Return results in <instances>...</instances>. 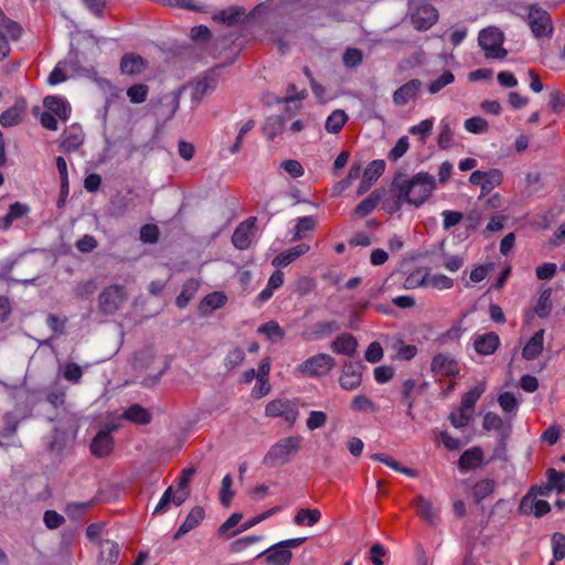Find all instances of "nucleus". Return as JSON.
Masks as SVG:
<instances>
[{"label":"nucleus","instance_id":"1","mask_svg":"<svg viewBox=\"0 0 565 565\" xmlns=\"http://www.w3.org/2000/svg\"><path fill=\"white\" fill-rule=\"evenodd\" d=\"M435 189L436 179L427 172H418L412 178L399 175L392 184V194L396 203L391 211L398 210L402 204L418 207L430 198Z\"/></svg>","mask_w":565,"mask_h":565},{"label":"nucleus","instance_id":"2","mask_svg":"<svg viewBox=\"0 0 565 565\" xmlns=\"http://www.w3.org/2000/svg\"><path fill=\"white\" fill-rule=\"evenodd\" d=\"M44 111L40 117L41 125L49 130H57L60 122L68 120L72 107L62 96H46L43 100Z\"/></svg>","mask_w":565,"mask_h":565},{"label":"nucleus","instance_id":"3","mask_svg":"<svg viewBox=\"0 0 565 565\" xmlns=\"http://www.w3.org/2000/svg\"><path fill=\"white\" fill-rule=\"evenodd\" d=\"M302 438L289 436L274 444L264 457V463L268 467H278L286 463L291 456L298 452Z\"/></svg>","mask_w":565,"mask_h":565},{"label":"nucleus","instance_id":"4","mask_svg":"<svg viewBox=\"0 0 565 565\" xmlns=\"http://www.w3.org/2000/svg\"><path fill=\"white\" fill-rule=\"evenodd\" d=\"M335 366V360L327 353H318L306 359L297 366V371L310 377L327 376Z\"/></svg>","mask_w":565,"mask_h":565},{"label":"nucleus","instance_id":"5","mask_svg":"<svg viewBox=\"0 0 565 565\" xmlns=\"http://www.w3.org/2000/svg\"><path fill=\"white\" fill-rule=\"evenodd\" d=\"M479 44L488 58H503L507 51L503 49L504 35L493 26L483 29L479 33Z\"/></svg>","mask_w":565,"mask_h":565},{"label":"nucleus","instance_id":"6","mask_svg":"<svg viewBox=\"0 0 565 565\" xmlns=\"http://www.w3.org/2000/svg\"><path fill=\"white\" fill-rule=\"evenodd\" d=\"M127 299L125 289L120 286H110L99 296L98 306L104 315H114Z\"/></svg>","mask_w":565,"mask_h":565},{"label":"nucleus","instance_id":"7","mask_svg":"<svg viewBox=\"0 0 565 565\" xmlns=\"http://www.w3.org/2000/svg\"><path fill=\"white\" fill-rule=\"evenodd\" d=\"M265 415L268 417H281L289 425H294L298 418V408L290 399L276 398L266 405Z\"/></svg>","mask_w":565,"mask_h":565},{"label":"nucleus","instance_id":"8","mask_svg":"<svg viewBox=\"0 0 565 565\" xmlns=\"http://www.w3.org/2000/svg\"><path fill=\"white\" fill-rule=\"evenodd\" d=\"M363 380L362 365L353 361H347L339 373V385L344 391L358 390Z\"/></svg>","mask_w":565,"mask_h":565},{"label":"nucleus","instance_id":"9","mask_svg":"<svg viewBox=\"0 0 565 565\" xmlns=\"http://www.w3.org/2000/svg\"><path fill=\"white\" fill-rule=\"evenodd\" d=\"M411 19L417 30H427L438 20V12L433 6L423 2L414 4Z\"/></svg>","mask_w":565,"mask_h":565},{"label":"nucleus","instance_id":"10","mask_svg":"<svg viewBox=\"0 0 565 565\" xmlns=\"http://www.w3.org/2000/svg\"><path fill=\"white\" fill-rule=\"evenodd\" d=\"M527 19L529 25L535 36L541 38L551 35L553 31L552 21L545 10L531 7Z\"/></svg>","mask_w":565,"mask_h":565},{"label":"nucleus","instance_id":"11","mask_svg":"<svg viewBox=\"0 0 565 565\" xmlns=\"http://www.w3.org/2000/svg\"><path fill=\"white\" fill-rule=\"evenodd\" d=\"M503 174L499 169L489 171H473L469 177V182L480 186L482 192L488 193L502 183Z\"/></svg>","mask_w":565,"mask_h":565},{"label":"nucleus","instance_id":"12","mask_svg":"<svg viewBox=\"0 0 565 565\" xmlns=\"http://www.w3.org/2000/svg\"><path fill=\"white\" fill-rule=\"evenodd\" d=\"M255 237H256V218L249 217L236 227V230L232 236V242L236 248L246 249L250 246V244L255 239Z\"/></svg>","mask_w":565,"mask_h":565},{"label":"nucleus","instance_id":"13","mask_svg":"<svg viewBox=\"0 0 565 565\" xmlns=\"http://www.w3.org/2000/svg\"><path fill=\"white\" fill-rule=\"evenodd\" d=\"M406 282L412 287H423L436 290H447L454 286V280L450 277L444 274L429 273L425 274L416 284L412 278H408Z\"/></svg>","mask_w":565,"mask_h":565},{"label":"nucleus","instance_id":"14","mask_svg":"<svg viewBox=\"0 0 565 565\" xmlns=\"http://www.w3.org/2000/svg\"><path fill=\"white\" fill-rule=\"evenodd\" d=\"M259 557H265L267 565H289L292 554L289 550L285 548L284 545L277 543L258 553L256 558Z\"/></svg>","mask_w":565,"mask_h":565},{"label":"nucleus","instance_id":"15","mask_svg":"<svg viewBox=\"0 0 565 565\" xmlns=\"http://www.w3.org/2000/svg\"><path fill=\"white\" fill-rule=\"evenodd\" d=\"M17 40L21 34V26L9 19H2L0 22V60L4 58L10 52L9 40Z\"/></svg>","mask_w":565,"mask_h":565},{"label":"nucleus","instance_id":"16","mask_svg":"<svg viewBox=\"0 0 565 565\" xmlns=\"http://www.w3.org/2000/svg\"><path fill=\"white\" fill-rule=\"evenodd\" d=\"M520 510L524 514L542 516L550 512L551 507L547 501L537 499L534 491H529V493L521 500Z\"/></svg>","mask_w":565,"mask_h":565},{"label":"nucleus","instance_id":"17","mask_svg":"<svg viewBox=\"0 0 565 565\" xmlns=\"http://www.w3.org/2000/svg\"><path fill=\"white\" fill-rule=\"evenodd\" d=\"M499 345L500 338L495 332H487L473 337V349L480 355L493 354Z\"/></svg>","mask_w":565,"mask_h":565},{"label":"nucleus","instance_id":"18","mask_svg":"<svg viewBox=\"0 0 565 565\" xmlns=\"http://www.w3.org/2000/svg\"><path fill=\"white\" fill-rule=\"evenodd\" d=\"M431 371L443 376H456L459 373L457 361L447 354H438L433 359Z\"/></svg>","mask_w":565,"mask_h":565},{"label":"nucleus","instance_id":"19","mask_svg":"<svg viewBox=\"0 0 565 565\" xmlns=\"http://www.w3.org/2000/svg\"><path fill=\"white\" fill-rule=\"evenodd\" d=\"M385 161L377 159L371 161L364 170L363 179L359 188V194L369 190L373 182H375L385 171Z\"/></svg>","mask_w":565,"mask_h":565},{"label":"nucleus","instance_id":"20","mask_svg":"<svg viewBox=\"0 0 565 565\" xmlns=\"http://www.w3.org/2000/svg\"><path fill=\"white\" fill-rule=\"evenodd\" d=\"M205 512L201 507H194L186 515L183 523L179 526L173 535V540H179L190 531L198 527L204 520Z\"/></svg>","mask_w":565,"mask_h":565},{"label":"nucleus","instance_id":"21","mask_svg":"<svg viewBox=\"0 0 565 565\" xmlns=\"http://www.w3.org/2000/svg\"><path fill=\"white\" fill-rule=\"evenodd\" d=\"M356 348L358 341L350 333H342L330 343V349L333 353L347 356L353 355L356 351Z\"/></svg>","mask_w":565,"mask_h":565},{"label":"nucleus","instance_id":"22","mask_svg":"<svg viewBox=\"0 0 565 565\" xmlns=\"http://www.w3.org/2000/svg\"><path fill=\"white\" fill-rule=\"evenodd\" d=\"M75 65L71 60H64L57 63L54 70L50 73L47 77V83L50 85H57L65 82L68 77L75 74Z\"/></svg>","mask_w":565,"mask_h":565},{"label":"nucleus","instance_id":"23","mask_svg":"<svg viewBox=\"0 0 565 565\" xmlns=\"http://www.w3.org/2000/svg\"><path fill=\"white\" fill-rule=\"evenodd\" d=\"M188 497V492L179 493L178 491L174 493L172 487H169L160 498L158 504L153 510V514H160L168 511L171 503L179 507L181 505Z\"/></svg>","mask_w":565,"mask_h":565},{"label":"nucleus","instance_id":"24","mask_svg":"<svg viewBox=\"0 0 565 565\" xmlns=\"http://www.w3.org/2000/svg\"><path fill=\"white\" fill-rule=\"evenodd\" d=\"M309 249H310L309 245L299 244L295 247H291L282 253H280L279 255H277L273 259L271 264L277 268L285 267V266L291 264L292 262H295L298 257L308 253Z\"/></svg>","mask_w":565,"mask_h":565},{"label":"nucleus","instance_id":"25","mask_svg":"<svg viewBox=\"0 0 565 565\" xmlns=\"http://www.w3.org/2000/svg\"><path fill=\"white\" fill-rule=\"evenodd\" d=\"M552 311V300H551V290L545 289L541 292L536 306L529 310L525 315L524 322L529 323L534 315L540 318H546Z\"/></svg>","mask_w":565,"mask_h":565},{"label":"nucleus","instance_id":"26","mask_svg":"<svg viewBox=\"0 0 565 565\" xmlns=\"http://www.w3.org/2000/svg\"><path fill=\"white\" fill-rule=\"evenodd\" d=\"M420 85L422 84L418 79H413L404 84L395 90L393 95L394 103L398 106H402L414 99L420 88Z\"/></svg>","mask_w":565,"mask_h":565},{"label":"nucleus","instance_id":"27","mask_svg":"<svg viewBox=\"0 0 565 565\" xmlns=\"http://www.w3.org/2000/svg\"><path fill=\"white\" fill-rule=\"evenodd\" d=\"M544 330L536 331L522 349V356L525 360H535L543 351Z\"/></svg>","mask_w":565,"mask_h":565},{"label":"nucleus","instance_id":"28","mask_svg":"<svg viewBox=\"0 0 565 565\" xmlns=\"http://www.w3.org/2000/svg\"><path fill=\"white\" fill-rule=\"evenodd\" d=\"M84 141V132L79 126H71L62 136L61 146L66 151L78 149Z\"/></svg>","mask_w":565,"mask_h":565},{"label":"nucleus","instance_id":"29","mask_svg":"<svg viewBox=\"0 0 565 565\" xmlns=\"http://www.w3.org/2000/svg\"><path fill=\"white\" fill-rule=\"evenodd\" d=\"M92 452L95 456L104 457L110 454L113 450V438L109 431L102 430L93 439L90 446Z\"/></svg>","mask_w":565,"mask_h":565},{"label":"nucleus","instance_id":"30","mask_svg":"<svg viewBox=\"0 0 565 565\" xmlns=\"http://www.w3.org/2000/svg\"><path fill=\"white\" fill-rule=\"evenodd\" d=\"M483 461L481 448L473 447L466 450L459 458V467L462 470H472L478 468Z\"/></svg>","mask_w":565,"mask_h":565},{"label":"nucleus","instance_id":"31","mask_svg":"<svg viewBox=\"0 0 565 565\" xmlns=\"http://www.w3.org/2000/svg\"><path fill=\"white\" fill-rule=\"evenodd\" d=\"M25 108L26 106L23 100L17 102L14 106L1 114V125L4 127H11L20 122L25 114Z\"/></svg>","mask_w":565,"mask_h":565},{"label":"nucleus","instance_id":"32","mask_svg":"<svg viewBox=\"0 0 565 565\" xmlns=\"http://www.w3.org/2000/svg\"><path fill=\"white\" fill-rule=\"evenodd\" d=\"M146 61L136 54H127L122 57L120 68L124 74L136 75L146 70Z\"/></svg>","mask_w":565,"mask_h":565},{"label":"nucleus","instance_id":"33","mask_svg":"<svg viewBox=\"0 0 565 565\" xmlns=\"http://www.w3.org/2000/svg\"><path fill=\"white\" fill-rule=\"evenodd\" d=\"M227 297L222 291H214L205 296L200 303V312L209 315L225 305Z\"/></svg>","mask_w":565,"mask_h":565},{"label":"nucleus","instance_id":"34","mask_svg":"<svg viewBox=\"0 0 565 565\" xmlns=\"http://www.w3.org/2000/svg\"><path fill=\"white\" fill-rule=\"evenodd\" d=\"M98 565H114L119 556V547L113 541L100 542Z\"/></svg>","mask_w":565,"mask_h":565},{"label":"nucleus","instance_id":"35","mask_svg":"<svg viewBox=\"0 0 565 565\" xmlns=\"http://www.w3.org/2000/svg\"><path fill=\"white\" fill-rule=\"evenodd\" d=\"M487 390V382L480 381L473 387H471L468 392H466L460 401V405L463 406L465 409H469L473 413L475 405L481 395Z\"/></svg>","mask_w":565,"mask_h":565},{"label":"nucleus","instance_id":"36","mask_svg":"<svg viewBox=\"0 0 565 565\" xmlns=\"http://www.w3.org/2000/svg\"><path fill=\"white\" fill-rule=\"evenodd\" d=\"M340 329V326L335 321H326L317 323L312 330L305 334L307 341L319 340L331 335Z\"/></svg>","mask_w":565,"mask_h":565},{"label":"nucleus","instance_id":"37","mask_svg":"<svg viewBox=\"0 0 565 565\" xmlns=\"http://www.w3.org/2000/svg\"><path fill=\"white\" fill-rule=\"evenodd\" d=\"M217 85V81L213 76H204L198 79L193 85L192 98L201 100L204 96L211 94Z\"/></svg>","mask_w":565,"mask_h":565},{"label":"nucleus","instance_id":"38","mask_svg":"<svg viewBox=\"0 0 565 565\" xmlns=\"http://www.w3.org/2000/svg\"><path fill=\"white\" fill-rule=\"evenodd\" d=\"M350 409L353 413L361 414H375L379 411L374 402L363 394H358L353 396L350 403Z\"/></svg>","mask_w":565,"mask_h":565},{"label":"nucleus","instance_id":"39","mask_svg":"<svg viewBox=\"0 0 565 565\" xmlns=\"http://www.w3.org/2000/svg\"><path fill=\"white\" fill-rule=\"evenodd\" d=\"M321 519V512L318 509H299L294 518L298 526H313Z\"/></svg>","mask_w":565,"mask_h":565},{"label":"nucleus","instance_id":"40","mask_svg":"<svg viewBox=\"0 0 565 565\" xmlns=\"http://www.w3.org/2000/svg\"><path fill=\"white\" fill-rule=\"evenodd\" d=\"M257 332L265 335V338L271 343H276L285 337L284 329L273 320L259 326Z\"/></svg>","mask_w":565,"mask_h":565},{"label":"nucleus","instance_id":"41","mask_svg":"<svg viewBox=\"0 0 565 565\" xmlns=\"http://www.w3.org/2000/svg\"><path fill=\"white\" fill-rule=\"evenodd\" d=\"M347 121V114L341 109H337L328 116L324 128L329 134H338L341 131Z\"/></svg>","mask_w":565,"mask_h":565},{"label":"nucleus","instance_id":"42","mask_svg":"<svg viewBox=\"0 0 565 565\" xmlns=\"http://www.w3.org/2000/svg\"><path fill=\"white\" fill-rule=\"evenodd\" d=\"M415 504L417 514L428 523L433 524L436 520V511L434 510L431 502L423 495H418Z\"/></svg>","mask_w":565,"mask_h":565},{"label":"nucleus","instance_id":"43","mask_svg":"<svg viewBox=\"0 0 565 565\" xmlns=\"http://www.w3.org/2000/svg\"><path fill=\"white\" fill-rule=\"evenodd\" d=\"M316 225L317 221L312 216L299 217L294 228L292 241L301 239L306 236L307 232H312Z\"/></svg>","mask_w":565,"mask_h":565},{"label":"nucleus","instance_id":"44","mask_svg":"<svg viewBox=\"0 0 565 565\" xmlns=\"http://www.w3.org/2000/svg\"><path fill=\"white\" fill-rule=\"evenodd\" d=\"M494 482L490 479L478 481L472 488V495L477 502L486 499L494 491Z\"/></svg>","mask_w":565,"mask_h":565},{"label":"nucleus","instance_id":"45","mask_svg":"<svg viewBox=\"0 0 565 565\" xmlns=\"http://www.w3.org/2000/svg\"><path fill=\"white\" fill-rule=\"evenodd\" d=\"M472 412L469 409H465L463 406L459 405V407L455 408L450 415L449 420L456 428H462L467 426L469 420L472 417Z\"/></svg>","mask_w":565,"mask_h":565},{"label":"nucleus","instance_id":"46","mask_svg":"<svg viewBox=\"0 0 565 565\" xmlns=\"http://www.w3.org/2000/svg\"><path fill=\"white\" fill-rule=\"evenodd\" d=\"M498 403L501 409L507 414H515L519 408V402L510 392H504L498 396Z\"/></svg>","mask_w":565,"mask_h":565},{"label":"nucleus","instance_id":"47","mask_svg":"<svg viewBox=\"0 0 565 565\" xmlns=\"http://www.w3.org/2000/svg\"><path fill=\"white\" fill-rule=\"evenodd\" d=\"M125 417L137 424H146L150 420L148 412L139 405H134L125 412Z\"/></svg>","mask_w":565,"mask_h":565},{"label":"nucleus","instance_id":"48","mask_svg":"<svg viewBox=\"0 0 565 565\" xmlns=\"http://www.w3.org/2000/svg\"><path fill=\"white\" fill-rule=\"evenodd\" d=\"M454 81V74L450 71H446L438 78L430 82L428 86V92L430 94H436L447 85L451 84Z\"/></svg>","mask_w":565,"mask_h":565},{"label":"nucleus","instance_id":"49","mask_svg":"<svg viewBox=\"0 0 565 565\" xmlns=\"http://www.w3.org/2000/svg\"><path fill=\"white\" fill-rule=\"evenodd\" d=\"M232 477L230 475H226L222 480L220 491V500L224 507H228L234 497V492L232 491Z\"/></svg>","mask_w":565,"mask_h":565},{"label":"nucleus","instance_id":"50","mask_svg":"<svg viewBox=\"0 0 565 565\" xmlns=\"http://www.w3.org/2000/svg\"><path fill=\"white\" fill-rule=\"evenodd\" d=\"M463 126H465V129L471 134H482V132H486L489 128L487 120H484L481 117L468 118L465 121Z\"/></svg>","mask_w":565,"mask_h":565},{"label":"nucleus","instance_id":"51","mask_svg":"<svg viewBox=\"0 0 565 565\" xmlns=\"http://www.w3.org/2000/svg\"><path fill=\"white\" fill-rule=\"evenodd\" d=\"M199 284L194 280L184 285L182 292L177 298V306L183 308L188 305L198 289Z\"/></svg>","mask_w":565,"mask_h":565},{"label":"nucleus","instance_id":"52","mask_svg":"<svg viewBox=\"0 0 565 565\" xmlns=\"http://www.w3.org/2000/svg\"><path fill=\"white\" fill-rule=\"evenodd\" d=\"M482 427L488 431H499L503 428V419L498 414L488 412L483 416Z\"/></svg>","mask_w":565,"mask_h":565},{"label":"nucleus","instance_id":"53","mask_svg":"<svg viewBox=\"0 0 565 565\" xmlns=\"http://www.w3.org/2000/svg\"><path fill=\"white\" fill-rule=\"evenodd\" d=\"M327 423V414L321 411H311L308 415L306 425L309 430L321 428Z\"/></svg>","mask_w":565,"mask_h":565},{"label":"nucleus","instance_id":"54","mask_svg":"<svg viewBox=\"0 0 565 565\" xmlns=\"http://www.w3.org/2000/svg\"><path fill=\"white\" fill-rule=\"evenodd\" d=\"M62 373L65 380L73 383H78L83 375L82 367L73 362L66 363L62 367Z\"/></svg>","mask_w":565,"mask_h":565},{"label":"nucleus","instance_id":"55","mask_svg":"<svg viewBox=\"0 0 565 565\" xmlns=\"http://www.w3.org/2000/svg\"><path fill=\"white\" fill-rule=\"evenodd\" d=\"M434 127V119H424L419 124L414 125L409 128V134L419 136L424 141L426 137L431 132Z\"/></svg>","mask_w":565,"mask_h":565},{"label":"nucleus","instance_id":"56","mask_svg":"<svg viewBox=\"0 0 565 565\" xmlns=\"http://www.w3.org/2000/svg\"><path fill=\"white\" fill-rule=\"evenodd\" d=\"M408 147H409L408 138L406 136L401 137L396 141L395 146L390 150L388 156H387L388 159L392 161L398 160L406 153V151L408 150Z\"/></svg>","mask_w":565,"mask_h":565},{"label":"nucleus","instance_id":"57","mask_svg":"<svg viewBox=\"0 0 565 565\" xmlns=\"http://www.w3.org/2000/svg\"><path fill=\"white\" fill-rule=\"evenodd\" d=\"M547 481L554 487V491H565V473L558 472L555 469H548L546 472Z\"/></svg>","mask_w":565,"mask_h":565},{"label":"nucleus","instance_id":"58","mask_svg":"<svg viewBox=\"0 0 565 565\" xmlns=\"http://www.w3.org/2000/svg\"><path fill=\"white\" fill-rule=\"evenodd\" d=\"M127 95L131 103L139 104L146 100L148 87L143 84H137L128 88Z\"/></svg>","mask_w":565,"mask_h":565},{"label":"nucleus","instance_id":"59","mask_svg":"<svg viewBox=\"0 0 565 565\" xmlns=\"http://www.w3.org/2000/svg\"><path fill=\"white\" fill-rule=\"evenodd\" d=\"M553 556L555 561L565 557V536L561 533H554L552 536Z\"/></svg>","mask_w":565,"mask_h":565},{"label":"nucleus","instance_id":"60","mask_svg":"<svg viewBox=\"0 0 565 565\" xmlns=\"http://www.w3.org/2000/svg\"><path fill=\"white\" fill-rule=\"evenodd\" d=\"M280 167L292 178H300L305 173L301 163L294 159L282 161Z\"/></svg>","mask_w":565,"mask_h":565},{"label":"nucleus","instance_id":"61","mask_svg":"<svg viewBox=\"0 0 565 565\" xmlns=\"http://www.w3.org/2000/svg\"><path fill=\"white\" fill-rule=\"evenodd\" d=\"M384 352L379 342H372L364 354V358L370 363H377L383 359Z\"/></svg>","mask_w":565,"mask_h":565},{"label":"nucleus","instance_id":"62","mask_svg":"<svg viewBox=\"0 0 565 565\" xmlns=\"http://www.w3.org/2000/svg\"><path fill=\"white\" fill-rule=\"evenodd\" d=\"M557 270V266L554 263H544L536 267L535 274L536 277L541 280H550L552 279Z\"/></svg>","mask_w":565,"mask_h":565},{"label":"nucleus","instance_id":"63","mask_svg":"<svg viewBox=\"0 0 565 565\" xmlns=\"http://www.w3.org/2000/svg\"><path fill=\"white\" fill-rule=\"evenodd\" d=\"M441 217L444 230H449L450 227L460 223V221L462 220V214L457 211L446 210L441 213Z\"/></svg>","mask_w":565,"mask_h":565},{"label":"nucleus","instance_id":"64","mask_svg":"<svg viewBox=\"0 0 565 565\" xmlns=\"http://www.w3.org/2000/svg\"><path fill=\"white\" fill-rule=\"evenodd\" d=\"M493 269V265L492 264H487V265H478L476 267L472 268V270L470 271V280L472 282H480L482 281L487 276L488 274Z\"/></svg>","mask_w":565,"mask_h":565}]
</instances>
